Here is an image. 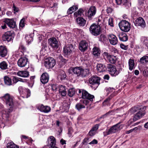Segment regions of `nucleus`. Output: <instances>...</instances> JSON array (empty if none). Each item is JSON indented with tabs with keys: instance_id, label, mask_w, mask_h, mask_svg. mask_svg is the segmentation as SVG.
Wrapping results in <instances>:
<instances>
[{
	"instance_id": "obj_16",
	"label": "nucleus",
	"mask_w": 148,
	"mask_h": 148,
	"mask_svg": "<svg viewBox=\"0 0 148 148\" xmlns=\"http://www.w3.org/2000/svg\"><path fill=\"white\" fill-rule=\"evenodd\" d=\"M12 32L11 31L7 32L4 34L3 36V41H7L8 42L13 40Z\"/></svg>"
},
{
	"instance_id": "obj_46",
	"label": "nucleus",
	"mask_w": 148,
	"mask_h": 148,
	"mask_svg": "<svg viewBox=\"0 0 148 148\" xmlns=\"http://www.w3.org/2000/svg\"><path fill=\"white\" fill-rule=\"evenodd\" d=\"M58 88V86L57 84H53L51 86V88L52 90L56 92Z\"/></svg>"
},
{
	"instance_id": "obj_19",
	"label": "nucleus",
	"mask_w": 148,
	"mask_h": 148,
	"mask_svg": "<svg viewBox=\"0 0 148 148\" xmlns=\"http://www.w3.org/2000/svg\"><path fill=\"white\" fill-rule=\"evenodd\" d=\"M3 22L7 24L10 28H14L16 26L15 22L12 19L5 18L3 21Z\"/></svg>"
},
{
	"instance_id": "obj_30",
	"label": "nucleus",
	"mask_w": 148,
	"mask_h": 148,
	"mask_svg": "<svg viewBox=\"0 0 148 148\" xmlns=\"http://www.w3.org/2000/svg\"><path fill=\"white\" fill-rule=\"evenodd\" d=\"M8 63L5 61H3L0 63V69L2 70H5L8 68Z\"/></svg>"
},
{
	"instance_id": "obj_1",
	"label": "nucleus",
	"mask_w": 148,
	"mask_h": 148,
	"mask_svg": "<svg viewBox=\"0 0 148 148\" xmlns=\"http://www.w3.org/2000/svg\"><path fill=\"white\" fill-rule=\"evenodd\" d=\"M13 97L9 94L7 93L2 97V99L5 102L6 106L8 108L2 111V113L4 116L5 115L6 117H8L10 113L14 110V104L13 101Z\"/></svg>"
},
{
	"instance_id": "obj_23",
	"label": "nucleus",
	"mask_w": 148,
	"mask_h": 148,
	"mask_svg": "<svg viewBox=\"0 0 148 148\" xmlns=\"http://www.w3.org/2000/svg\"><path fill=\"white\" fill-rule=\"evenodd\" d=\"M108 37L111 44L115 45L117 44L118 40L117 37L115 35L113 34H110L108 35Z\"/></svg>"
},
{
	"instance_id": "obj_33",
	"label": "nucleus",
	"mask_w": 148,
	"mask_h": 148,
	"mask_svg": "<svg viewBox=\"0 0 148 148\" xmlns=\"http://www.w3.org/2000/svg\"><path fill=\"white\" fill-rule=\"evenodd\" d=\"M4 80L5 84L10 86L12 84L11 79L7 76H5L4 77Z\"/></svg>"
},
{
	"instance_id": "obj_26",
	"label": "nucleus",
	"mask_w": 148,
	"mask_h": 148,
	"mask_svg": "<svg viewBox=\"0 0 148 148\" xmlns=\"http://www.w3.org/2000/svg\"><path fill=\"white\" fill-rule=\"evenodd\" d=\"M99 125L98 124L95 125L93 126L91 129L89 131L88 134L90 136H93L96 134L97 130L98 129Z\"/></svg>"
},
{
	"instance_id": "obj_36",
	"label": "nucleus",
	"mask_w": 148,
	"mask_h": 148,
	"mask_svg": "<svg viewBox=\"0 0 148 148\" xmlns=\"http://www.w3.org/2000/svg\"><path fill=\"white\" fill-rule=\"evenodd\" d=\"M118 36L120 40L123 41H126L127 40V37L125 34L121 33L119 34Z\"/></svg>"
},
{
	"instance_id": "obj_12",
	"label": "nucleus",
	"mask_w": 148,
	"mask_h": 148,
	"mask_svg": "<svg viewBox=\"0 0 148 148\" xmlns=\"http://www.w3.org/2000/svg\"><path fill=\"white\" fill-rule=\"evenodd\" d=\"M56 64V62L54 58H50L47 59L45 62V65L47 69L53 67Z\"/></svg>"
},
{
	"instance_id": "obj_57",
	"label": "nucleus",
	"mask_w": 148,
	"mask_h": 148,
	"mask_svg": "<svg viewBox=\"0 0 148 148\" xmlns=\"http://www.w3.org/2000/svg\"><path fill=\"white\" fill-rule=\"evenodd\" d=\"M112 11V9L110 8H108L106 10V11L108 13H111Z\"/></svg>"
},
{
	"instance_id": "obj_31",
	"label": "nucleus",
	"mask_w": 148,
	"mask_h": 148,
	"mask_svg": "<svg viewBox=\"0 0 148 148\" xmlns=\"http://www.w3.org/2000/svg\"><path fill=\"white\" fill-rule=\"evenodd\" d=\"M97 68L99 72H102L105 70V66L101 64H98L97 65Z\"/></svg>"
},
{
	"instance_id": "obj_10",
	"label": "nucleus",
	"mask_w": 148,
	"mask_h": 148,
	"mask_svg": "<svg viewBox=\"0 0 148 148\" xmlns=\"http://www.w3.org/2000/svg\"><path fill=\"white\" fill-rule=\"evenodd\" d=\"M101 78L97 76H93L89 79V82L90 84L95 85V87L97 88L100 84Z\"/></svg>"
},
{
	"instance_id": "obj_38",
	"label": "nucleus",
	"mask_w": 148,
	"mask_h": 148,
	"mask_svg": "<svg viewBox=\"0 0 148 148\" xmlns=\"http://www.w3.org/2000/svg\"><path fill=\"white\" fill-rule=\"evenodd\" d=\"M116 1L118 5L122 4L125 6L129 3L127 0H116Z\"/></svg>"
},
{
	"instance_id": "obj_22",
	"label": "nucleus",
	"mask_w": 148,
	"mask_h": 148,
	"mask_svg": "<svg viewBox=\"0 0 148 148\" xmlns=\"http://www.w3.org/2000/svg\"><path fill=\"white\" fill-rule=\"evenodd\" d=\"M88 47V43L85 41H82L79 44V48L80 50L82 52L86 50Z\"/></svg>"
},
{
	"instance_id": "obj_48",
	"label": "nucleus",
	"mask_w": 148,
	"mask_h": 148,
	"mask_svg": "<svg viewBox=\"0 0 148 148\" xmlns=\"http://www.w3.org/2000/svg\"><path fill=\"white\" fill-rule=\"evenodd\" d=\"M108 25L111 27H113L114 24L113 23V19L112 18H110L108 20Z\"/></svg>"
},
{
	"instance_id": "obj_8",
	"label": "nucleus",
	"mask_w": 148,
	"mask_h": 148,
	"mask_svg": "<svg viewBox=\"0 0 148 148\" xmlns=\"http://www.w3.org/2000/svg\"><path fill=\"white\" fill-rule=\"evenodd\" d=\"M107 69L110 74L112 76H116L119 73V71H117L115 66L114 65L108 64L107 65Z\"/></svg>"
},
{
	"instance_id": "obj_63",
	"label": "nucleus",
	"mask_w": 148,
	"mask_h": 148,
	"mask_svg": "<svg viewBox=\"0 0 148 148\" xmlns=\"http://www.w3.org/2000/svg\"><path fill=\"white\" fill-rule=\"evenodd\" d=\"M139 71L137 70H136L134 71V74L136 75H138L139 74Z\"/></svg>"
},
{
	"instance_id": "obj_51",
	"label": "nucleus",
	"mask_w": 148,
	"mask_h": 148,
	"mask_svg": "<svg viewBox=\"0 0 148 148\" xmlns=\"http://www.w3.org/2000/svg\"><path fill=\"white\" fill-rule=\"evenodd\" d=\"M19 49L20 50H21V51L23 52H24L26 50V48L22 45H21L19 47Z\"/></svg>"
},
{
	"instance_id": "obj_9",
	"label": "nucleus",
	"mask_w": 148,
	"mask_h": 148,
	"mask_svg": "<svg viewBox=\"0 0 148 148\" xmlns=\"http://www.w3.org/2000/svg\"><path fill=\"white\" fill-rule=\"evenodd\" d=\"M90 100L88 99H82L80 100L79 103H77L75 106L76 108L78 110H80L84 108L85 105H87L90 102Z\"/></svg>"
},
{
	"instance_id": "obj_54",
	"label": "nucleus",
	"mask_w": 148,
	"mask_h": 148,
	"mask_svg": "<svg viewBox=\"0 0 148 148\" xmlns=\"http://www.w3.org/2000/svg\"><path fill=\"white\" fill-rule=\"evenodd\" d=\"M18 78L16 77H14L13 78V81L14 83H16L17 82H18Z\"/></svg>"
},
{
	"instance_id": "obj_17",
	"label": "nucleus",
	"mask_w": 148,
	"mask_h": 148,
	"mask_svg": "<svg viewBox=\"0 0 148 148\" xmlns=\"http://www.w3.org/2000/svg\"><path fill=\"white\" fill-rule=\"evenodd\" d=\"M73 49L72 44L67 45L65 46L63 49V52L65 55H69Z\"/></svg>"
},
{
	"instance_id": "obj_52",
	"label": "nucleus",
	"mask_w": 148,
	"mask_h": 148,
	"mask_svg": "<svg viewBox=\"0 0 148 148\" xmlns=\"http://www.w3.org/2000/svg\"><path fill=\"white\" fill-rule=\"evenodd\" d=\"M89 138H85L83 140L82 142L83 144L86 145L89 142L88 140Z\"/></svg>"
},
{
	"instance_id": "obj_49",
	"label": "nucleus",
	"mask_w": 148,
	"mask_h": 148,
	"mask_svg": "<svg viewBox=\"0 0 148 148\" xmlns=\"http://www.w3.org/2000/svg\"><path fill=\"white\" fill-rule=\"evenodd\" d=\"M73 132V129L72 128H69L68 129V134L69 137L72 136V134Z\"/></svg>"
},
{
	"instance_id": "obj_47",
	"label": "nucleus",
	"mask_w": 148,
	"mask_h": 148,
	"mask_svg": "<svg viewBox=\"0 0 148 148\" xmlns=\"http://www.w3.org/2000/svg\"><path fill=\"white\" fill-rule=\"evenodd\" d=\"M140 40L142 42L146 43L147 41H148V38L145 36H142L140 38Z\"/></svg>"
},
{
	"instance_id": "obj_32",
	"label": "nucleus",
	"mask_w": 148,
	"mask_h": 148,
	"mask_svg": "<svg viewBox=\"0 0 148 148\" xmlns=\"http://www.w3.org/2000/svg\"><path fill=\"white\" fill-rule=\"evenodd\" d=\"M78 8V7L77 5H74L68 9L67 11V14H71Z\"/></svg>"
},
{
	"instance_id": "obj_45",
	"label": "nucleus",
	"mask_w": 148,
	"mask_h": 148,
	"mask_svg": "<svg viewBox=\"0 0 148 148\" xmlns=\"http://www.w3.org/2000/svg\"><path fill=\"white\" fill-rule=\"evenodd\" d=\"M25 21V18L23 17L21 19L20 21L19 25L21 27H23L25 26L24 21Z\"/></svg>"
},
{
	"instance_id": "obj_62",
	"label": "nucleus",
	"mask_w": 148,
	"mask_h": 148,
	"mask_svg": "<svg viewBox=\"0 0 148 148\" xmlns=\"http://www.w3.org/2000/svg\"><path fill=\"white\" fill-rule=\"evenodd\" d=\"M145 0H138L139 3L140 5H143L144 3V1Z\"/></svg>"
},
{
	"instance_id": "obj_58",
	"label": "nucleus",
	"mask_w": 148,
	"mask_h": 148,
	"mask_svg": "<svg viewBox=\"0 0 148 148\" xmlns=\"http://www.w3.org/2000/svg\"><path fill=\"white\" fill-rule=\"evenodd\" d=\"M60 143L62 145H63L66 144V141L63 139H62L60 140Z\"/></svg>"
},
{
	"instance_id": "obj_3",
	"label": "nucleus",
	"mask_w": 148,
	"mask_h": 148,
	"mask_svg": "<svg viewBox=\"0 0 148 148\" xmlns=\"http://www.w3.org/2000/svg\"><path fill=\"white\" fill-rule=\"evenodd\" d=\"M74 74L77 76L81 75L82 77H85L88 74L89 71L87 69H83L80 67H75L72 69Z\"/></svg>"
},
{
	"instance_id": "obj_7",
	"label": "nucleus",
	"mask_w": 148,
	"mask_h": 148,
	"mask_svg": "<svg viewBox=\"0 0 148 148\" xmlns=\"http://www.w3.org/2000/svg\"><path fill=\"white\" fill-rule=\"evenodd\" d=\"M78 93L81 94L82 93V98L83 99H88L90 101H93V99H94V96L92 95L89 94L87 91L84 90H79Z\"/></svg>"
},
{
	"instance_id": "obj_56",
	"label": "nucleus",
	"mask_w": 148,
	"mask_h": 148,
	"mask_svg": "<svg viewBox=\"0 0 148 148\" xmlns=\"http://www.w3.org/2000/svg\"><path fill=\"white\" fill-rule=\"evenodd\" d=\"M120 47L121 48L124 50H126L127 48V47L123 44L120 45Z\"/></svg>"
},
{
	"instance_id": "obj_61",
	"label": "nucleus",
	"mask_w": 148,
	"mask_h": 148,
	"mask_svg": "<svg viewBox=\"0 0 148 148\" xmlns=\"http://www.w3.org/2000/svg\"><path fill=\"white\" fill-rule=\"evenodd\" d=\"M18 81L22 82H26V80L25 79H23L22 78H18Z\"/></svg>"
},
{
	"instance_id": "obj_28",
	"label": "nucleus",
	"mask_w": 148,
	"mask_h": 148,
	"mask_svg": "<svg viewBox=\"0 0 148 148\" xmlns=\"http://www.w3.org/2000/svg\"><path fill=\"white\" fill-rule=\"evenodd\" d=\"M77 23L80 26H84L85 25L86 21L83 18L78 17L76 19Z\"/></svg>"
},
{
	"instance_id": "obj_40",
	"label": "nucleus",
	"mask_w": 148,
	"mask_h": 148,
	"mask_svg": "<svg viewBox=\"0 0 148 148\" xmlns=\"http://www.w3.org/2000/svg\"><path fill=\"white\" fill-rule=\"evenodd\" d=\"M25 39L26 42L29 44L33 40V35H26L25 36Z\"/></svg>"
},
{
	"instance_id": "obj_5",
	"label": "nucleus",
	"mask_w": 148,
	"mask_h": 148,
	"mask_svg": "<svg viewBox=\"0 0 148 148\" xmlns=\"http://www.w3.org/2000/svg\"><path fill=\"white\" fill-rule=\"evenodd\" d=\"M130 23L125 20L121 21L119 23V25L121 30L125 32H129L131 28Z\"/></svg>"
},
{
	"instance_id": "obj_21",
	"label": "nucleus",
	"mask_w": 148,
	"mask_h": 148,
	"mask_svg": "<svg viewBox=\"0 0 148 148\" xmlns=\"http://www.w3.org/2000/svg\"><path fill=\"white\" fill-rule=\"evenodd\" d=\"M96 9L95 6L91 7L88 10L87 16L89 20H91L92 16H94L96 13Z\"/></svg>"
},
{
	"instance_id": "obj_15",
	"label": "nucleus",
	"mask_w": 148,
	"mask_h": 148,
	"mask_svg": "<svg viewBox=\"0 0 148 148\" xmlns=\"http://www.w3.org/2000/svg\"><path fill=\"white\" fill-rule=\"evenodd\" d=\"M18 90L20 94L24 95L27 98L30 95V91L28 89L21 86L19 87Z\"/></svg>"
},
{
	"instance_id": "obj_64",
	"label": "nucleus",
	"mask_w": 148,
	"mask_h": 148,
	"mask_svg": "<svg viewBox=\"0 0 148 148\" xmlns=\"http://www.w3.org/2000/svg\"><path fill=\"white\" fill-rule=\"evenodd\" d=\"M144 127L145 128L148 129V122L145 124Z\"/></svg>"
},
{
	"instance_id": "obj_42",
	"label": "nucleus",
	"mask_w": 148,
	"mask_h": 148,
	"mask_svg": "<svg viewBox=\"0 0 148 148\" xmlns=\"http://www.w3.org/2000/svg\"><path fill=\"white\" fill-rule=\"evenodd\" d=\"M139 62L142 64L146 63L148 62V56H143L140 59Z\"/></svg>"
},
{
	"instance_id": "obj_43",
	"label": "nucleus",
	"mask_w": 148,
	"mask_h": 148,
	"mask_svg": "<svg viewBox=\"0 0 148 148\" xmlns=\"http://www.w3.org/2000/svg\"><path fill=\"white\" fill-rule=\"evenodd\" d=\"M8 148H19L18 146L15 145L13 142L8 143L7 145Z\"/></svg>"
},
{
	"instance_id": "obj_11",
	"label": "nucleus",
	"mask_w": 148,
	"mask_h": 148,
	"mask_svg": "<svg viewBox=\"0 0 148 148\" xmlns=\"http://www.w3.org/2000/svg\"><path fill=\"white\" fill-rule=\"evenodd\" d=\"M103 55L104 57H106L110 63L114 64L116 63L117 60L116 56H111L106 52H104Z\"/></svg>"
},
{
	"instance_id": "obj_6",
	"label": "nucleus",
	"mask_w": 148,
	"mask_h": 148,
	"mask_svg": "<svg viewBox=\"0 0 148 148\" xmlns=\"http://www.w3.org/2000/svg\"><path fill=\"white\" fill-rule=\"evenodd\" d=\"M89 30L92 35L97 36L101 33V27L99 25L93 24L90 26Z\"/></svg>"
},
{
	"instance_id": "obj_37",
	"label": "nucleus",
	"mask_w": 148,
	"mask_h": 148,
	"mask_svg": "<svg viewBox=\"0 0 148 148\" xmlns=\"http://www.w3.org/2000/svg\"><path fill=\"white\" fill-rule=\"evenodd\" d=\"M128 64L129 70L132 71L134 67L135 64L134 60L130 59L129 60Z\"/></svg>"
},
{
	"instance_id": "obj_20",
	"label": "nucleus",
	"mask_w": 148,
	"mask_h": 148,
	"mask_svg": "<svg viewBox=\"0 0 148 148\" xmlns=\"http://www.w3.org/2000/svg\"><path fill=\"white\" fill-rule=\"evenodd\" d=\"M134 23L136 26H140L142 27H144L145 25V23L143 19L141 17L137 18Z\"/></svg>"
},
{
	"instance_id": "obj_18",
	"label": "nucleus",
	"mask_w": 148,
	"mask_h": 148,
	"mask_svg": "<svg viewBox=\"0 0 148 148\" xmlns=\"http://www.w3.org/2000/svg\"><path fill=\"white\" fill-rule=\"evenodd\" d=\"M36 108L40 112L44 113H48L51 110V108L47 106H44L41 104L36 106Z\"/></svg>"
},
{
	"instance_id": "obj_2",
	"label": "nucleus",
	"mask_w": 148,
	"mask_h": 148,
	"mask_svg": "<svg viewBox=\"0 0 148 148\" xmlns=\"http://www.w3.org/2000/svg\"><path fill=\"white\" fill-rule=\"evenodd\" d=\"M146 109L145 106H134L129 110V112L131 113H134L137 111L138 112L134 115L133 119L134 121H135L140 119L144 116L145 113V110Z\"/></svg>"
},
{
	"instance_id": "obj_44",
	"label": "nucleus",
	"mask_w": 148,
	"mask_h": 148,
	"mask_svg": "<svg viewBox=\"0 0 148 148\" xmlns=\"http://www.w3.org/2000/svg\"><path fill=\"white\" fill-rule=\"evenodd\" d=\"M69 106L70 104L69 102L67 103L66 101L64 102L63 104V107L64 109L66 110L69 109Z\"/></svg>"
},
{
	"instance_id": "obj_29",
	"label": "nucleus",
	"mask_w": 148,
	"mask_h": 148,
	"mask_svg": "<svg viewBox=\"0 0 148 148\" xmlns=\"http://www.w3.org/2000/svg\"><path fill=\"white\" fill-rule=\"evenodd\" d=\"M101 51L99 48L97 47H94L93 49V54L95 57H98L100 56Z\"/></svg>"
},
{
	"instance_id": "obj_39",
	"label": "nucleus",
	"mask_w": 148,
	"mask_h": 148,
	"mask_svg": "<svg viewBox=\"0 0 148 148\" xmlns=\"http://www.w3.org/2000/svg\"><path fill=\"white\" fill-rule=\"evenodd\" d=\"M66 77V75L64 72L62 71L58 76V79L59 81L64 80Z\"/></svg>"
},
{
	"instance_id": "obj_50",
	"label": "nucleus",
	"mask_w": 148,
	"mask_h": 148,
	"mask_svg": "<svg viewBox=\"0 0 148 148\" xmlns=\"http://www.w3.org/2000/svg\"><path fill=\"white\" fill-rule=\"evenodd\" d=\"M42 50H44L45 51L46 50L47 47V44L46 43H44L42 44Z\"/></svg>"
},
{
	"instance_id": "obj_59",
	"label": "nucleus",
	"mask_w": 148,
	"mask_h": 148,
	"mask_svg": "<svg viewBox=\"0 0 148 148\" xmlns=\"http://www.w3.org/2000/svg\"><path fill=\"white\" fill-rule=\"evenodd\" d=\"M109 76L108 75H104L103 78L105 79L108 80L109 79Z\"/></svg>"
},
{
	"instance_id": "obj_25",
	"label": "nucleus",
	"mask_w": 148,
	"mask_h": 148,
	"mask_svg": "<svg viewBox=\"0 0 148 148\" xmlns=\"http://www.w3.org/2000/svg\"><path fill=\"white\" fill-rule=\"evenodd\" d=\"M49 79V76L46 73H43L41 75L40 78L41 82L43 84L47 83Z\"/></svg>"
},
{
	"instance_id": "obj_35",
	"label": "nucleus",
	"mask_w": 148,
	"mask_h": 148,
	"mask_svg": "<svg viewBox=\"0 0 148 148\" xmlns=\"http://www.w3.org/2000/svg\"><path fill=\"white\" fill-rule=\"evenodd\" d=\"M84 12L83 10L82 9H79L77 11L75 12L74 14V17H77L79 16H84L83 13Z\"/></svg>"
},
{
	"instance_id": "obj_4",
	"label": "nucleus",
	"mask_w": 148,
	"mask_h": 148,
	"mask_svg": "<svg viewBox=\"0 0 148 148\" xmlns=\"http://www.w3.org/2000/svg\"><path fill=\"white\" fill-rule=\"evenodd\" d=\"M121 123V122H119L116 125L112 126L108 131L104 132L103 134L104 136L115 133L122 129V126L120 125V124Z\"/></svg>"
},
{
	"instance_id": "obj_53",
	"label": "nucleus",
	"mask_w": 148,
	"mask_h": 148,
	"mask_svg": "<svg viewBox=\"0 0 148 148\" xmlns=\"http://www.w3.org/2000/svg\"><path fill=\"white\" fill-rule=\"evenodd\" d=\"M60 59L61 60V61L62 64H64L66 62L67 60H66L64 58H63L62 56L60 57Z\"/></svg>"
},
{
	"instance_id": "obj_27",
	"label": "nucleus",
	"mask_w": 148,
	"mask_h": 148,
	"mask_svg": "<svg viewBox=\"0 0 148 148\" xmlns=\"http://www.w3.org/2000/svg\"><path fill=\"white\" fill-rule=\"evenodd\" d=\"M17 74L19 76L24 77H28L29 76V72L25 71H19L17 72Z\"/></svg>"
},
{
	"instance_id": "obj_14",
	"label": "nucleus",
	"mask_w": 148,
	"mask_h": 148,
	"mask_svg": "<svg viewBox=\"0 0 148 148\" xmlns=\"http://www.w3.org/2000/svg\"><path fill=\"white\" fill-rule=\"evenodd\" d=\"M28 62V59L27 58L25 57H21L18 60L17 64L18 66L23 67H25Z\"/></svg>"
},
{
	"instance_id": "obj_34",
	"label": "nucleus",
	"mask_w": 148,
	"mask_h": 148,
	"mask_svg": "<svg viewBox=\"0 0 148 148\" xmlns=\"http://www.w3.org/2000/svg\"><path fill=\"white\" fill-rule=\"evenodd\" d=\"M59 91L60 94L62 96H64L66 94V92L65 90L64 86L62 85L60 86Z\"/></svg>"
},
{
	"instance_id": "obj_60",
	"label": "nucleus",
	"mask_w": 148,
	"mask_h": 148,
	"mask_svg": "<svg viewBox=\"0 0 148 148\" xmlns=\"http://www.w3.org/2000/svg\"><path fill=\"white\" fill-rule=\"evenodd\" d=\"M13 10L14 11V12H17L18 11V8L16 7L14 5L13 6Z\"/></svg>"
},
{
	"instance_id": "obj_55",
	"label": "nucleus",
	"mask_w": 148,
	"mask_h": 148,
	"mask_svg": "<svg viewBox=\"0 0 148 148\" xmlns=\"http://www.w3.org/2000/svg\"><path fill=\"white\" fill-rule=\"evenodd\" d=\"M98 143V141H97L95 139H94L91 142H90L89 143V144L91 145V144H97Z\"/></svg>"
},
{
	"instance_id": "obj_41",
	"label": "nucleus",
	"mask_w": 148,
	"mask_h": 148,
	"mask_svg": "<svg viewBox=\"0 0 148 148\" xmlns=\"http://www.w3.org/2000/svg\"><path fill=\"white\" fill-rule=\"evenodd\" d=\"M75 93V89L74 88H71L69 90L67 94L69 97H72L74 95Z\"/></svg>"
},
{
	"instance_id": "obj_24",
	"label": "nucleus",
	"mask_w": 148,
	"mask_h": 148,
	"mask_svg": "<svg viewBox=\"0 0 148 148\" xmlns=\"http://www.w3.org/2000/svg\"><path fill=\"white\" fill-rule=\"evenodd\" d=\"M8 51L6 47L5 46H0V57H4L6 56Z\"/></svg>"
},
{
	"instance_id": "obj_13",
	"label": "nucleus",
	"mask_w": 148,
	"mask_h": 148,
	"mask_svg": "<svg viewBox=\"0 0 148 148\" xmlns=\"http://www.w3.org/2000/svg\"><path fill=\"white\" fill-rule=\"evenodd\" d=\"M49 42L50 46L55 49H56L59 46L58 41L54 38H51L49 39Z\"/></svg>"
}]
</instances>
